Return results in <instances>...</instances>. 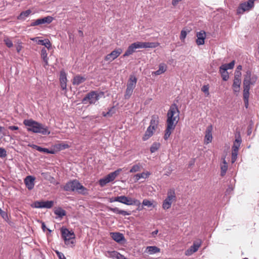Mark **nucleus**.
<instances>
[{
	"instance_id": "obj_45",
	"label": "nucleus",
	"mask_w": 259,
	"mask_h": 259,
	"mask_svg": "<svg viewBox=\"0 0 259 259\" xmlns=\"http://www.w3.org/2000/svg\"><path fill=\"white\" fill-rule=\"evenodd\" d=\"M109 183L106 177H104L102 179H101L99 181V184L100 185L101 187H104L107 184Z\"/></svg>"
},
{
	"instance_id": "obj_10",
	"label": "nucleus",
	"mask_w": 259,
	"mask_h": 259,
	"mask_svg": "<svg viewBox=\"0 0 259 259\" xmlns=\"http://www.w3.org/2000/svg\"><path fill=\"white\" fill-rule=\"evenodd\" d=\"M136 50L142 48H155L159 45L158 42H141L137 41L133 43Z\"/></svg>"
},
{
	"instance_id": "obj_5",
	"label": "nucleus",
	"mask_w": 259,
	"mask_h": 259,
	"mask_svg": "<svg viewBox=\"0 0 259 259\" xmlns=\"http://www.w3.org/2000/svg\"><path fill=\"white\" fill-rule=\"evenodd\" d=\"M177 201V196L174 189L168 190L167 196L162 203V208L164 210L168 209L171 207L172 204Z\"/></svg>"
},
{
	"instance_id": "obj_12",
	"label": "nucleus",
	"mask_w": 259,
	"mask_h": 259,
	"mask_svg": "<svg viewBox=\"0 0 259 259\" xmlns=\"http://www.w3.org/2000/svg\"><path fill=\"white\" fill-rule=\"evenodd\" d=\"M122 52V50L120 48L114 50L105 56V60L106 61L111 62L117 58L121 54Z\"/></svg>"
},
{
	"instance_id": "obj_57",
	"label": "nucleus",
	"mask_w": 259,
	"mask_h": 259,
	"mask_svg": "<svg viewBox=\"0 0 259 259\" xmlns=\"http://www.w3.org/2000/svg\"><path fill=\"white\" fill-rule=\"evenodd\" d=\"M45 44L46 45H44L43 46H45L46 48L49 49L51 47V44L48 39H46Z\"/></svg>"
},
{
	"instance_id": "obj_19",
	"label": "nucleus",
	"mask_w": 259,
	"mask_h": 259,
	"mask_svg": "<svg viewBox=\"0 0 259 259\" xmlns=\"http://www.w3.org/2000/svg\"><path fill=\"white\" fill-rule=\"evenodd\" d=\"M241 143V139L240 135H238V137L236 139L235 142H234L233 145L232 146V152L234 153V155L236 154V153H238L239 147L240 146V144Z\"/></svg>"
},
{
	"instance_id": "obj_20",
	"label": "nucleus",
	"mask_w": 259,
	"mask_h": 259,
	"mask_svg": "<svg viewBox=\"0 0 259 259\" xmlns=\"http://www.w3.org/2000/svg\"><path fill=\"white\" fill-rule=\"evenodd\" d=\"M107 209L108 210L111 211H112L115 213H117V214H121L123 216L130 215L131 214V211H125V210H120L117 207L112 208V207L108 206Z\"/></svg>"
},
{
	"instance_id": "obj_64",
	"label": "nucleus",
	"mask_w": 259,
	"mask_h": 259,
	"mask_svg": "<svg viewBox=\"0 0 259 259\" xmlns=\"http://www.w3.org/2000/svg\"><path fill=\"white\" fill-rule=\"evenodd\" d=\"M158 232V230H156L155 231H154L152 232V236H153V237H155V236L156 235H157V234Z\"/></svg>"
},
{
	"instance_id": "obj_14",
	"label": "nucleus",
	"mask_w": 259,
	"mask_h": 259,
	"mask_svg": "<svg viewBox=\"0 0 259 259\" xmlns=\"http://www.w3.org/2000/svg\"><path fill=\"white\" fill-rule=\"evenodd\" d=\"M212 126L211 125H209L207 127L206 130L205 132V137H204V144H208L211 142L212 140Z\"/></svg>"
},
{
	"instance_id": "obj_61",
	"label": "nucleus",
	"mask_w": 259,
	"mask_h": 259,
	"mask_svg": "<svg viewBox=\"0 0 259 259\" xmlns=\"http://www.w3.org/2000/svg\"><path fill=\"white\" fill-rule=\"evenodd\" d=\"M8 128L12 131L18 130L19 129L18 126L15 125L9 126Z\"/></svg>"
},
{
	"instance_id": "obj_34",
	"label": "nucleus",
	"mask_w": 259,
	"mask_h": 259,
	"mask_svg": "<svg viewBox=\"0 0 259 259\" xmlns=\"http://www.w3.org/2000/svg\"><path fill=\"white\" fill-rule=\"evenodd\" d=\"M221 175L222 176H224L228 169V163L226 161L225 158H223V163L221 165Z\"/></svg>"
},
{
	"instance_id": "obj_37",
	"label": "nucleus",
	"mask_w": 259,
	"mask_h": 259,
	"mask_svg": "<svg viewBox=\"0 0 259 259\" xmlns=\"http://www.w3.org/2000/svg\"><path fill=\"white\" fill-rule=\"evenodd\" d=\"M160 147V144L158 142H154L150 147L151 153H154L157 151Z\"/></svg>"
},
{
	"instance_id": "obj_42",
	"label": "nucleus",
	"mask_w": 259,
	"mask_h": 259,
	"mask_svg": "<svg viewBox=\"0 0 259 259\" xmlns=\"http://www.w3.org/2000/svg\"><path fill=\"white\" fill-rule=\"evenodd\" d=\"M133 90L127 88L126 89V91L124 94V99H128L131 97L133 93Z\"/></svg>"
},
{
	"instance_id": "obj_4",
	"label": "nucleus",
	"mask_w": 259,
	"mask_h": 259,
	"mask_svg": "<svg viewBox=\"0 0 259 259\" xmlns=\"http://www.w3.org/2000/svg\"><path fill=\"white\" fill-rule=\"evenodd\" d=\"M62 237L66 245L73 247L75 242V235L72 231H69L66 228H62L61 230Z\"/></svg>"
},
{
	"instance_id": "obj_50",
	"label": "nucleus",
	"mask_w": 259,
	"mask_h": 259,
	"mask_svg": "<svg viewBox=\"0 0 259 259\" xmlns=\"http://www.w3.org/2000/svg\"><path fill=\"white\" fill-rule=\"evenodd\" d=\"M150 175L151 173L149 171L143 172L140 174L141 178L146 179L148 178Z\"/></svg>"
},
{
	"instance_id": "obj_24",
	"label": "nucleus",
	"mask_w": 259,
	"mask_h": 259,
	"mask_svg": "<svg viewBox=\"0 0 259 259\" xmlns=\"http://www.w3.org/2000/svg\"><path fill=\"white\" fill-rule=\"evenodd\" d=\"M158 117L157 115H153L152 117L149 126L151 127L152 128L156 130L158 127Z\"/></svg>"
},
{
	"instance_id": "obj_63",
	"label": "nucleus",
	"mask_w": 259,
	"mask_h": 259,
	"mask_svg": "<svg viewBox=\"0 0 259 259\" xmlns=\"http://www.w3.org/2000/svg\"><path fill=\"white\" fill-rule=\"evenodd\" d=\"M242 68V67L241 65H238L237 67V68L235 71H238L239 72H241Z\"/></svg>"
},
{
	"instance_id": "obj_9",
	"label": "nucleus",
	"mask_w": 259,
	"mask_h": 259,
	"mask_svg": "<svg viewBox=\"0 0 259 259\" xmlns=\"http://www.w3.org/2000/svg\"><path fill=\"white\" fill-rule=\"evenodd\" d=\"M54 204L53 201H36L31 204V206L36 208H51L53 206Z\"/></svg>"
},
{
	"instance_id": "obj_22",
	"label": "nucleus",
	"mask_w": 259,
	"mask_h": 259,
	"mask_svg": "<svg viewBox=\"0 0 259 259\" xmlns=\"http://www.w3.org/2000/svg\"><path fill=\"white\" fill-rule=\"evenodd\" d=\"M155 131V129L152 128L151 127L148 126L145 134L144 135L142 138L143 140L145 141L148 140L150 137H151L153 135Z\"/></svg>"
},
{
	"instance_id": "obj_7",
	"label": "nucleus",
	"mask_w": 259,
	"mask_h": 259,
	"mask_svg": "<svg viewBox=\"0 0 259 259\" xmlns=\"http://www.w3.org/2000/svg\"><path fill=\"white\" fill-rule=\"evenodd\" d=\"M254 0H248V1L241 3L237 9V14H242L246 11H250L254 7Z\"/></svg>"
},
{
	"instance_id": "obj_39",
	"label": "nucleus",
	"mask_w": 259,
	"mask_h": 259,
	"mask_svg": "<svg viewBox=\"0 0 259 259\" xmlns=\"http://www.w3.org/2000/svg\"><path fill=\"white\" fill-rule=\"evenodd\" d=\"M54 213L55 214L57 215L60 218H62L63 217L66 215V211L64 209L61 208H59L55 210Z\"/></svg>"
},
{
	"instance_id": "obj_62",
	"label": "nucleus",
	"mask_w": 259,
	"mask_h": 259,
	"mask_svg": "<svg viewBox=\"0 0 259 259\" xmlns=\"http://www.w3.org/2000/svg\"><path fill=\"white\" fill-rule=\"evenodd\" d=\"M29 146L30 147H31V148L37 150V151H38V148H39V147H40V146H37L36 145H29Z\"/></svg>"
},
{
	"instance_id": "obj_33",
	"label": "nucleus",
	"mask_w": 259,
	"mask_h": 259,
	"mask_svg": "<svg viewBox=\"0 0 259 259\" xmlns=\"http://www.w3.org/2000/svg\"><path fill=\"white\" fill-rule=\"evenodd\" d=\"M241 82V80L234 79L232 86L234 92H238L239 91Z\"/></svg>"
},
{
	"instance_id": "obj_2",
	"label": "nucleus",
	"mask_w": 259,
	"mask_h": 259,
	"mask_svg": "<svg viewBox=\"0 0 259 259\" xmlns=\"http://www.w3.org/2000/svg\"><path fill=\"white\" fill-rule=\"evenodd\" d=\"M23 124L27 127L28 132L39 133L43 135H48L50 134V131L47 126L32 119L24 120Z\"/></svg>"
},
{
	"instance_id": "obj_8",
	"label": "nucleus",
	"mask_w": 259,
	"mask_h": 259,
	"mask_svg": "<svg viewBox=\"0 0 259 259\" xmlns=\"http://www.w3.org/2000/svg\"><path fill=\"white\" fill-rule=\"evenodd\" d=\"M54 20V18L51 16H48L47 17L37 19L35 20L31 21L30 26H39L42 24H49L52 22Z\"/></svg>"
},
{
	"instance_id": "obj_18",
	"label": "nucleus",
	"mask_w": 259,
	"mask_h": 259,
	"mask_svg": "<svg viewBox=\"0 0 259 259\" xmlns=\"http://www.w3.org/2000/svg\"><path fill=\"white\" fill-rule=\"evenodd\" d=\"M66 74L64 71H61L60 74V82L61 89L63 90L66 89V82H67Z\"/></svg>"
},
{
	"instance_id": "obj_40",
	"label": "nucleus",
	"mask_w": 259,
	"mask_h": 259,
	"mask_svg": "<svg viewBox=\"0 0 259 259\" xmlns=\"http://www.w3.org/2000/svg\"><path fill=\"white\" fill-rule=\"evenodd\" d=\"M176 112H178V113H180L178 107L176 105V104H174L171 106L170 107L168 112L167 113H176Z\"/></svg>"
},
{
	"instance_id": "obj_32",
	"label": "nucleus",
	"mask_w": 259,
	"mask_h": 259,
	"mask_svg": "<svg viewBox=\"0 0 259 259\" xmlns=\"http://www.w3.org/2000/svg\"><path fill=\"white\" fill-rule=\"evenodd\" d=\"M166 71V67L164 64H161L159 66V69L156 71L153 72L152 74H154L155 75H160L163 73H164Z\"/></svg>"
},
{
	"instance_id": "obj_48",
	"label": "nucleus",
	"mask_w": 259,
	"mask_h": 259,
	"mask_svg": "<svg viewBox=\"0 0 259 259\" xmlns=\"http://www.w3.org/2000/svg\"><path fill=\"white\" fill-rule=\"evenodd\" d=\"M38 38V37H34L33 38H32L31 39L33 41H35L37 42V43L39 45H46L45 44V41H46V39H38L37 40V39Z\"/></svg>"
},
{
	"instance_id": "obj_1",
	"label": "nucleus",
	"mask_w": 259,
	"mask_h": 259,
	"mask_svg": "<svg viewBox=\"0 0 259 259\" xmlns=\"http://www.w3.org/2000/svg\"><path fill=\"white\" fill-rule=\"evenodd\" d=\"M257 79V76L252 74L251 71L247 70L245 72L243 79V99L246 108H247L248 105L250 85H254Z\"/></svg>"
},
{
	"instance_id": "obj_29",
	"label": "nucleus",
	"mask_w": 259,
	"mask_h": 259,
	"mask_svg": "<svg viewBox=\"0 0 259 259\" xmlns=\"http://www.w3.org/2000/svg\"><path fill=\"white\" fill-rule=\"evenodd\" d=\"M31 11L27 10L25 11L22 12L20 15L17 17V19L20 20H24L29 15L31 14Z\"/></svg>"
},
{
	"instance_id": "obj_44",
	"label": "nucleus",
	"mask_w": 259,
	"mask_h": 259,
	"mask_svg": "<svg viewBox=\"0 0 259 259\" xmlns=\"http://www.w3.org/2000/svg\"><path fill=\"white\" fill-rule=\"evenodd\" d=\"M4 41L6 45L9 48L12 47L13 46L12 41L8 37H5L4 39Z\"/></svg>"
},
{
	"instance_id": "obj_47",
	"label": "nucleus",
	"mask_w": 259,
	"mask_h": 259,
	"mask_svg": "<svg viewBox=\"0 0 259 259\" xmlns=\"http://www.w3.org/2000/svg\"><path fill=\"white\" fill-rule=\"evenodd\" d=\"M7 156V151L5 148L0 147V157L5 158Z\"/></svg>"
},
{
	"instance_id": "obj_28",
	"label": "nucleus",
	"mask_w": 259,
	"mask_h": 259,
	"mask_svg": "<svg viewBox=\"0 0 259 259\" xmlns=\"http://www.w3.org/2000/svg\"><path fill=\"white\" fill-rule=\"evenodd\" d=\"M219 72L221 74V76L223 80L227 81L229 79V75L227 70H226V69H224L220 66Z\"/></svg>"
},
{
	"instance_id": "obj_13",
	"label": "nucleus",
	"mask_w": 259,
	"mask_h": 259,
	"mask_svg": "<svg viewBox=\"0 0 259 259\" xmlns=\"http://www.w3.org/2000/svg\"><path fill=\"white\" fill-rule=\"evenodd\" d=\"M201 243V242L200 240L194 242L193 245L186 251L185 254L186 255H190L196 252L200 246Z\"/></svg>"
},
{
	"instance_id": "obj_3",
	"label": "nucleus",
	"mask_w": 259,
	"mask_h": 259,
	"mask_svg": "<svg viewBox=\"0 0 259 259\" xmlns=\"http://www.w3.org/2000/svg\"><path fill=\"white\" fill-rule=\"evenodd\" d=\"M64 190L66 191H77L80 193H85L87 189L83 186L78 181L75 180L66 184Z\"/></svg>"
},
{
	"instance_id": "obj_53",
	"label": "nucleus",
	"mask_w": 259,
	"mask_h": 259,
	"mask_svg": "<svg viewBox=\"0 0 259 259\" xmlns=\"http://www.w3.org/2000/svg\"><path fill=\"white\" fill-rule=\"evenodd\" d=\"M186 35H187V32L185 30H182L181 32V34H180V39L181 40H184L185 39Z\"/></svg>"
},
{
	"instance_id": "obj_21",
	"label": "nucleus",
	"mask_w": 259,
	"mask_h": 259,
	"mask_svg": "<svg viewBox=\"0 0 259 259\" xmlns=\"http://www.w3.org/2000/svg\"><path fill=\"white\" fill-rule=\"evenodd\" d=\"M122 170V169L118 168L116 170L109 174L106 176L109 183L113 182L116 178L119 175L120 172Z\"/></svg>"
},
{
	"instance_id": "obj_38",
	"label": "nucleus",
	"mask_w": 259,
	"mask_h": 259,
	"mask_svg": "<svg viewBox=\"0 0 259 259\" xmlns=\"http://www.w3.org/2000/svg\"><path fill=\"white\" fill-rule=\"evenodd\" d=\"M235 65V61L233 60L230 63L228 64H224L221 66V67L224 68V69H226V70L228 69H232L234 68Z\"/></svg>"
},
{
	"instance_id": "obj_17",
	"label": "nucleus",
	"mask_w": 259,
	"mask_h": 259,
	"mask_svg": "<svg viewBox=\"0 0 259 259\" xmlns=\"http://www.w3.org/2000/svg\"><path fill=\"white\" fill-rule=\"evenodd\" d=\"M137 82V78L136 76L134 75H130L127 82L126 88L134 90L136 86Z\"/></svg>"
},
{
	"instance_id": "obj_16",
	"label": "nucleus",
	"mask_w": 259,
	"mask_h": 259,
	"mask_svg": "<svg viewBox=\"0 0 259 259\" xmlns=\"http://www.w3.org/2000/svg\"><path fill=\"white\" fill-rule=\"evenodd\" d=\"M196 36L197 37L196 42L197 45H202L204 44V40L206 38V33L204 31H200L197 32Z\"/></svg>"
},
{
	"instance_id": "obj_51",
	"label": "nucleus",
	"mask_w": 259,
	"mask_h": 259,
	"mask_svg": "<svg viewBox=\"0 0 259 259\" xmlns=\"http://www.w3.org/2000/svg\"><path fill=\"white\" fill-rule=\"evenodd\" d=\"M241 72L238 71H235L234 75V79L237 80H241Z\"/></svg>"
},
{
	"instance_id": "obj_23",
	"label": "nucleus",
	"mask_w": 259,
	"mask_h": 259,
	"mask_svg": "<svg viewBox=\"0 0 259 259\" xmlns=\"http://www.w3.org/2000/svg\"><path fill=\"white\" fill-rule=\"evenodd\" d=\"M110 236L117 242H120L124 239L123 234L118 232H112L110 233Z\"/></svg>"
},
{
	"instance_id": "obj_56",
	"label": "nucleus",
	"mask_w": 259,
	"mask_h": 259,
	"mask_svg": "<svg viewBox=\"0 0 259 259\" xmlns=\"http://www.w3.org/2000/svg\"><path fill=\"white\" fill-rule=\"evenodd\" d=\"M208 89L209 88L207 85H203L201 89L202 91L207 95L209 94Z\"/></svg>"
},
{
	"instance_id": "obj_52",
	"label": "nucleus",
	"mask_w": 259,
	"mask_h": 259,
	"mask_svg": "<svg viewBox=\"0 0 259 259\" xmlns=\"http://www.w3.org/2000/svg\"><path fill=\"white\" fill-rule=\"evenodd\" d=\"M142 203L144 205L147 206L148 207H151L152 205V203L147 199H144Z\"/></svg>"
},
{
	"instance_id": "obj_58",
	"label": "nucleus",
	"mask_w": 259,
	"mask_h": 259,
	"mask_svg": "<svg viewBox=\"0 0 259 259\" xmlns=\"http://www.w3.org/2000/svg\"><path fill=\"white\" fill-rule=\"evenodd\" d=\"M237 155H238V153H236V154L235 155H234V153L232 152V163L236 161V160L237 159Z\"/></svg>"
},
{
	"instance_id": "obj_60",
	"label": "nucleus",
	"mask_w": 259,
	"mask_h": 259,
	"mask_svg": "<svg viewBox=\"0 0 259 259\" xmlns=\"http://www.w3.org/2000/svg\"><path fill=\"white\" fill-rule=\"evenodd\" d=\"M0 214L3 218H5V217H7V213L5 211L2 210L1 208H0Z\"/></svg>"
},
{
	"instance_id": "obj_59",
	"label": "nucleus",
	"mask_w": 259,
	"mask_h": 259,
	"mask_svg": "<svg viewBox=\"0 0 259 259\" xmlns=\"http://www.w3.org/2000/svg\"><path fill=\"white\" fill-rule=\"evenodd\" d=\"M115 201L118 202V196L109 198L110 202L112 203V202H115Z\"/></svg>"
},
{
	"instance_id": "obj_41",
	"label": "nucleus",
	"mask_w": 259,
	"mask_h": 259,
	"mask_svg": "<svg viewBox=\"0 0 259 259\" xmlns=\"http://www.w3.org/2000/svg\"><path fill=\"white\" fill-rule=\"evenodd\" d=\"M70 146L66 143H62L56 145V148L59 150H64L69 148Z\"/></svg>"
},
{
	"instance_id": "obj_30",
	"label": "nucleus",
	"mask_w": 259,
	"mask_h": 259,
	"mask_svg": "<svg viewBox=\"0 0 259 259\" xmlns=\"http://www.w3.org/2000/svg\"><path fill=\"white\" fill-rule=\"evenodd\" d=\"M85 80V78L84 77L77 75L73 78L72 83L73 85H79L84 82Z\"/></svg>"
},
{
	"instance_id": "obj_27",
	"label": "nucleus",
	"mask_w": 259,
	"mask_h": 259,
	"mask_svg": "<svg viewBox=\"0 0 259 259\" xmlns=\"http://www.w3.org/2000/svg\"><path fill=\"white\" fill-rule=\"evenodd\" d=\"M140 204H141V203H140V201L136 199L132 198L131 197H126L125 204L127 205H140Z\"/></svg>"
},
{
	"instance_id": "obj_55",
	"label": "nucleus",
	"mask_w": 259,
	"mask_h": 259,
	"mask_svg": "<svg viewBox=\"0 0 259 259\" xmlns=\"http://www.w3.org/2000/svg\"><path fill=\"white\" fill-rule=\"evenodd\" d=\"M133 179H134L135 182H138L140 179H141L140 174H137L136 175H135L133 176Z\"/></svg>"
},
{
	"instance_id": "obj_15",
	"label": "nucleus",
	"mask_w": 259,
	"mask_h": 259,
	"mask_svg": "<svg viewBox=\"0 0 259 259\" xmlns=\"http://www.w3.org/2000/svg\"><path fill=\"white\" fill-rule=\"evenodd\" d=\"M35 178L31 176H28L24 179V183L26 187L29 190H32L34 186Z\"/></svg>"
},
{
	"instance_id": "obj_35",
	"label": "nucleus",
	"mask_w": 259,
	"mask_h": 259,
	"mask_svg": "<svg viewBox=\"0 0 259 259\" xmlns=\"http://www.w3.org/2000/svg\"><path fill=\"white\" fill-rule=\"evenodd\" d=\"M142 166L140 163L134 164L130 170V173H134L141 170Z\"/></svg>"
},
{
	"instance_id": "obj_49",
	"label": "nucleus",
	"mask_w": 259,
	"mask_h": 259,
	"mask_svg": "<svg viewBox=\"0 0 259 259\" xmlns=\"http://www.w3.org/2000/svg\"><path fill=\"white\" fill-rule=\"evenodd\" d=\"M126 196H118V202L121 203L125 204L126 200Z\"/></svg>"
},
{
	"instance_id": "obj_36",
	"label": "nucleus",
	"mask_w": 259,
	"mask_h": 259,
	"mask_svg": "<svg viewBox=\"0 0 259 259\" xmlns=\"http://www.w3.org/2000/svg\"><path fill=\"white\" fill-rule=\"evenodd\" d=\"M174 130L170 128L169 126L168 127L166 126L163 137V138L165 141L168 140Z\"/></svg>"
},
{
	"instance_id": "obj_43",
	"label": "nucleus",
	"mask_w": 259,
	"mask_h": 259,
	"mask_svg": "<svg viewBox=\"0 0 259 259\" xmlns=\"http://www.w3.org/2000/svg\"><path fill=\"white\" fill-rule=\"evenodd\" d=\"M38 151L49 154L55 153V151L54 150H50L47 148H42L41 147H39V148H38Z\"/></svg>"
},
{
	"instance_id": "obj_6",
	"label": "nucleus",
	"mask_w": 259,
	"mask_h": 259,
	"mask_svg": "<svg viewBox=\"0 0 259 259\" xmlns=\"http://www.w3.org/2000/svg\"><path fill=\"white\" fill-rule=\"evenodd\" d=\"M103 95V92L92 91L83 98L82 102L83 104H95L99 100V98Z\"/></svg>"
},
{
	"instance_id": "obj_11",
	"label": "nucleus",
	"mask_w": 259,
	"mask_h": 259,
	"mask_svg": "<svg viewBox=\"0 0 259 259\" xmlns=\"http://www.w3.org/2000/svg\"><path fill=\"white\" fill-rule=\"evenodd\" d=\"M168 118L167 119V127L169 126L170 128L174 130L175 126L179 120L180 117L179 114L176 116H174L175 114H167Z\"/></svg>"
},
{
	"instance_id": "obj_46",
	"label": "nucleus",
	"mask_w": 259,
	"mask_h": 259,
	"mask_svg": "<svg viewBox=\"0 0 259 259\" xmlns=\"http://www.w3.org/2000/svg\"><path fill=\"white\" fill-rule=\"evenodd\" d=\"M7 135V131L5 127L0 126V140L4 136H6Z\"/></svg>"
},
{
	"instance_id": "obj_25",
	"label": "nucleus",
	"mask_w": 259,
	"mask_h": 259,
	"mask_svg": "<svg viewBox=\"0 0 259 259\" xmlns=\"http://www.w3.org/2000/svg\"><path fill=\"white\" fill-rule=\"evenodd\" d=\"M146 251L150 254L156 253L160 251L159 248L155 246H150L146 248Z\"/></svg>"
},
{
	"instance_id": "obj_54",
	"label": "nucleus",
	"mask_w": 259,
	"mask_h": 259,
	"mask_svg": "<svg viewBox=\"0 0 259 259\" xmlns=\"http://www.w3.org/2000/svg\"><path fill=\"white\" fill-rule=\"evenodd\" d=\"M55 252L57 254V255L59 259H63V258H65V256L62 252H61L58 250H56Z\"/></svg>"
},
{
	"instance_id": "obj_26",
	"label": "nucleus",
	"mask_w": 259,
	"mask_h": 259,
	"mask_svg": "<svg viewBox=\"0 0 259 259\" xmlns=\"http://www.w3.org/2000/svg\"><path fill=\"white\" fill-rule=\"evenodd\" d=\"M41 57L45 62V66L48 65V58L47 50L44 48L41 50Z\"/></svg>"
},
{
	"instance_id": "obj_31",
	"label": "nucleus",
	"mask_w": 259,
	"mask_h": 259,
	"mask_svg": "<svg viewBox=\"0 0 259 259\" xmlns=\"http://www.w3.org/2000/svg\"><path fill=\"white\" fill-rule=\"evenodd\" d=\"M136 49L133 44L128 46L127 49L123 55V57H125L132 55L135 52Z\"/></svg>"
}]
</instances>
